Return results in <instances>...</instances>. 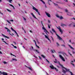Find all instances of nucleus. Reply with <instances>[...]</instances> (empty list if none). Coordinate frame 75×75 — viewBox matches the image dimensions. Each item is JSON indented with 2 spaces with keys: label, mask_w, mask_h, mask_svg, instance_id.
Listing matches in <instances>:
<instances>
[{
  "label": "nucleus",
  "mask_w": 75,
  "mask_h": 75,
  "mask_svg": "<svg viewBox=\"0 0 75 75\" xmlns=\"http://www.w3.org/2000/svg\"><path fill=\"white\" fill-rule=\"evenodd\" d=\"M48 28H50V25H48Z\"/></svg>",
  "instance_id": "54"
},
{
  "label": "nucleus",
  "mask_w": 75,
  "mask_h": 75,
  "mask_svg": "<svg viewBox=\"0 0 75 75\" xmlns=\"http://www.w3.org/2000/svg\"><path fill=\"white\" fill-rule=\"evenodd\" d=\"M25 13H27V12H26V11H25Z\"/></svg>",
  "instance_id": "64"
},
{
  "label": "nucleus",
  "mask_w": 75,
  "mask_h": 75,
  "mask_svg": "<svg viewBox=\"0 0 75 75\" xmlns=\"http://www.w3.org/2000/svg\"><path fill=\"white\" fill-rule=\"evenodd\" d=\"M48 1H51V0H48Z\"/></svg>",
  "instance_id": "63"
},
{
  "label": "nucleus",
  "mask_w": 75,
  "mask_h": 75,
  "mask_svg": "<svg viewBox=\"0 0 75 75\" xmlns=\"http://www.w3.org/2000/svg\"><path fill=\"white\" fill-rule=\"evenodd\" d=\"M34 57L35 58H37V57L35 56V55H34Z\"/></svg>",
  "instance_id": "45"
},
{
  "label": "nucleus",
  "mask_w": 75,
  "mask_h": 75,
  "mask_svg": "<svg viewBox=\"0 0 75 75\" xmlns=\"http://www.w3.org/2000/svg\"><path fill=\"white\" fill-rule=\"evenodd\" d=\"M7 1H8L9 2L11 3V1H12V0H9V1L7 0Z\"/></svg>",
  "instance_id": "29"
},
{
  "label": "nucleus",
  "mask_w": 75,
  "mask_h": 75,
  "mask_svg": "<svg viewBox=\"0 0 75 75\" xmlns=\"http://www.w3.org/2000/svg\"><path fill=\"white\" fill-rule=\"evenodd\" d=\"M2 36H3L4 38H8V39H9L10 38L5 35L3 34H2Z\"/></svg>",
  "instance_id": "14"
},
{
  "label": "nucleus",
  "mask_w": 75,
  "mask_h": 75,
  "mask_svg": "<svg viewBox=\"0 0 75 75\" xmlns=\"http://www.w3.org/2000/svg\"><path fill=\"white\" fill-rule=\"evenodd\" d=\"M4 64H7V62H4Z\"/></svg>",
  "instance_id": "41"
},
{
  "label": "nucleus",
  "mask_w": 75,
  "mask_h": 75,
  "mask_svg": "<svg viewBox=\"0 0 75 75\" xmlns=\"http://www.w3.org/2000/svg\"><path fill=\"white\" fill-rule=\"evenodd\" d=\"M50 33H51L52 35H53V33H52V31H51V30L50 31Z\"/></svg>",
  "instance_id": "35"
},
{
  "label": "nucleus",
  "mask_w": 75,
  "mask_h": 75,
  "mask_svg": "<svg viewBox=\"0 0 75 75\" xmlns=\"http://www.w3.org/2000/svg\"><path fill=\"white\" fill-rule=\"evenodd\" d=\"M57 28L59 30L61 34H62V30H61V28L59 26L58 27H57Z\"/></svg>",
  "instance_id": "8"
},
{
  "label": "nucleus",
  "mask_w": 75,
  "mask_h": 75,
  "mask_svg": "<svg viewBox=\"0 0 75 75\" xmlns=\"http://www.w3.org/2000/svg\"><path fill=\"white\" fill-rule=\"evenodd\" d=\"M51 52L52 53H54V52H55V51L54 50H52Z\"/></svg>",
  "instance_id": "24"
},
{
  "label": "nucleus",
  "mask_w": 75,
  "mask_h": 75,
  "mask_svg": "<svg viewBox=\"0 0 75 75\" xmlns=\"http://www.w3.org/2000/svg\"><path fill=\"white\" fill-rule=\"evenodd\" d=\"M23 19L24 20H25V21H26V19L24 17L23 18Z\"/></svg>",
  "instance_id": "36"
},
{
  "label": "nucleus",
  "mask_w": 75,
  "mask_h": 75,
  "mask_svg": "<svg viewBox=\"0 0 75 75\" xmlns=\"http://www.w3.org/2000/svg\"><path fill=\"white\" fill-rule=\"evenodd\" d=\"M33 41H34L35 42V45L36 46V47H37V48H38L39 49L40 48V47H39V46L37 45V43H36V41H35V40H33Z\"/></svg>",
  "instance_id": "11"
},
{
  "label": "nucleus",
  "mask_w": 75,
  "mask_h": 75,
  "mask_svg": "<svg viewBox=\"0 0 75 75\" xmlns=\"http://www.w3.org/2000/svg\"><path fill=\"white\" fill-rule=\"evenodd\" d=\"M73 27H75V23L74 24H73Z\"/></svg>",
  "instance_id": "53"
},
{
  "label": "nucleus",
  "mask_w": 75,
  "mask_h": 75,
  "mask_svg": "<svg viewBox=\"0 0 75 75\" xmlns=\"http://www.w3.org/2000/svg\"><path fill=\"white\" fill-rule=\"evenodd\" d=\"M57 46H59V44H58V43H57Z\"/></svg>",
  "instance_id": "46"
},
{
  "label": "nucleus",
  "mask_w": 75,
  "mask_h": 75,
  "mask_svg": "<svg viewBox=\"0 0 75 75\" xmlns=\"http://www.w3.org/2000/svg\"><path fill=\"white\" fill-rule=\"evenodd\" d=\"M69 42H71V40H69Z\"/></svg>",
  "instance_id": "56"
},
{
  "label": "nucleus",
  "mask_w": 75,
  "mask_h": 75,
  "mask_svg": "<svg viewBox=\"0 0 75 75\" xmlns=\"http://www.w3.org/2000/svg\"><path fill=\"white\" fill-rule=\"evenodd\" d=\"M60 65L62 68V69H63L62 71H63V73L65 74V73H66V71H67H67H69V69H67L66 68L63 67V65H62L61 64H60ZM65 70H66V71H65Z\"/></svg>",
  "instance_id": "1"
},
{
  "label": "nucleus",
  "mask_w": 75,
  "mask_h": 75,
  "mask_svg": "<svg viewBox=\"0 0 75 75\" xmlns=\"http://www.w3.org/2000/svg\"><path fill=\"white\" fill-rule=\"evenodd\" d=\"M59 57L63 61H65V59H64V57L62 56V55H59Z\"/></svg>",
  "instance_id": "7"
},
{
  "label": "nucleus",
  "mask_w": 75,
  "mask_h": 75,
  "mask_svg": "<svg viewBox=\"0 0 75 75\" xmlns=\"http://www.w3.org/2000/svg\"><path fill=\"white\" fill-rule=\"evenodd\" d=\"M34 51H35V52L38 53V54H40V52H38V51L37 50H34Z\"/></svg>",
  "instance_id": "19"
},
{
  "label": "nucleus",
  "mask_w": 75,
  "mask_h": 75,
  "mask_svg": "<svg viewBox=\"0 0 75 75\" xmlns=\"http://www.w3.org/2000/svg\"><path fill=\"white\" fill-rule=\"evenodd\" d=\"M41 56L42 57H43V58H45V56L42 55H41Z\"/></svg>",
  "instance_id": "33"
},
{
  "label": "nucleus",
  "mask_w": 75,
  "mask_h": 75,
  "mask_svg": "<svg viewBox=\"0 0 75 75\" xmlns=\"http://www.w3.org/2000/svg\"><path fill=\"white\" fill-rule=\"evenodd\" d=\"M9 6H11V7H13V8H14V7L13 6V5L11 4H9Z\"/></svg>",
  "instance_id": "27"
},
{
  "label": "nucleus",
  "mask_w": 75,
  "mask_h": 75,
  "mask_svg": "<svg viewBox=\"0 0 75 75\" xmlns=\"http://www.w3.org/2000/svg\"><path fill=\"white\" fill-rule=\"evenodd\" d=\"M50 67L52 69H54L55 70H56V71L57 72V71H58V69H57L56 68H55L54 67V66L52 65H51V66H50Z\"/></svg>",
  "instance_id": "4"
},
{
  "label": "nucleus",
  "mask_w": 75,
  "mask_h": 75,
  "mask_svg": "<svg viewBox=\"0 0 75 75\" xmlns=\"http://www.w3.org/2000/svg\"><path fill=\"white\" fill-rule=\"evenodd\" d=\"M52 31H53V32H54V33L57 36V37H58V38L59 40H62V38H61V37H60L59 36V35H57V33H56V32H55V30H54V29L53 28H52Z\"/></svg>",
  "instance_id": "2"
},
{
  "label": "nucleus",
  "mask_w": 75,
  "mask_h": 75,
  "mask_svg": "<svg viewBox=\"0 0 75 75\" xmlns=\"http://www.w3.org/2000/svg\"><path fill=\"white\" fill-rule=\"evenodd\" d=\"M52 56L54 57V58H55V57L52 54Z\"/></svg>",
  "instance_id": "59"
},
{
  "label": "nucleus",
  "mask_w": 75,
  "mask_h": 75,
  "mask_svg": "<svg viewBox=\"0 0 75 75\" xmlns=\"http://www.w3.org/2000/svg\"><path fill=\"white\" fill-rule=\"evenodd\" d=\"M5 29H6V30H7V31L9 33H10V30H9V29H8V28H7L5 27Z\"/></svg>",
  "instance_id": "15"
},
{
  "label": "nucleus",
  "mask_w": 75,
  "mask_h": 75,
  "mask_svg": "<svg viewBox=\"0 0 75 75\" xmlns=\"http://www.w3.org/2000/svg\"><path fill=\"white\" fill-rule=\"evenodd\" d=\"M11 45H12L13 46H13H14V45H13V44H11Z\"/></svg>",
  "instance_id": "61"
},
{
  "label": "nucleus",
  "mask_w": 75,
  "mask_h": 75,
  "mask_svg": "<svg viewBox=\"0 0 75 75\" xmlns=\"http://www.w3.org/2000/svg\"><path fill=\"white\" fill-rule=\"evenodd\" d=\"M15 33H16V35H17V36L18 37H19V36L18 35V34L17 33V32H16V31H15Z\"/></svg>",
  "instance_id": "23"
},
{
  "label": "nucleus",
  "mask_w": 75,
  "mask_h": 75,
  "mask_svg": "<svg viewBox=\"0 0 75 75\" xmlns=\"http://www.w3.org/2000/svg\"><path fill=\"white\" fill-rule=\"evenodd\" d=\"M7 22H8V23H9V24H11V23H10V21L7 20H6Z\"/></svg>",
  "instance_id": "31"
},
{
  "label": "nucleus",
  "mask_w": 75,
  "mask_h": 75,
  "mask_svg": "<svg viewBox=\"0 0 75 75\" xmlns=\"http://www.w3.org/2000/svg\"><path fill=\"white\" fill-rule=\"evenodd\" d=\"M73 5L74 6H73V7H75V4L74 3H73Z\"/></svg>",
  "instance_id": "47"
},
{
  "label": "nucleus",
  "mask_w": 75,
  "mask_h": 75,
  "mask_svg": "<svg viewBox=\"0 0 75 75\" xmlns=\"http://www.w3.org/2000/svg\"><path fill=\"white\" fill-rule=\"evenodd\" d=\"M3 42H5V44H6L8 45V43H6V42L5 41H3Z\"/></svg>",
  "instance_id": "34"
},
{
  "label": "nucleus",
  "mask_w": 75,
  "mask_h": 75,
  "mask_svg": "<svg viewBox=\"0 0 75 75\" xmlns=\"http://www.w3.org/2000/svg\"><path fill=\"white\" fill-rule=\"evenodd\" d=\"M56 16L58 18H60V20H62V19H63V17H62V16L60 17L59 16V15H58V14L56 15Z\"/></svg>",
  "instance_id": "10"
},
{
  "label": "nucleus",
  "mask_w": 75,
  "mask_h": 75,
  "mask_svg": "<svg viewBox=\"0 0 75 75\" xmlns=\"http://www.w3.org/2000/svg\"><path fill=\"white\" fill-rule=\"evenodd\" d=\"M45 13L47 16L48 17H51V15H50V14H49L48 13H47V12H46Z\"/></svg>",
  "instance_id": "13"
},
{
  "label": "nucleus",
  "mask_w": 75,
  "mask_h": 75,
  "mask_svg": "<svg viewBox=\"0 0 75 75\" xmlns=\"http://www.w3.org/2000/svg\"><path fill=\"white\" fill-rule=\"evenodd\" d=\"M10 21H12V22H13V20H10Z\"/></svg>",
  "instance_id": "44"
},
{
  "label": "nucleus",
  "mask_w": 75,
  "mask_h": 75,
  "mask_svg": "<svg viewBox=\"0 0 75 75\" xmlns=\"http://www.w3.org/2000/svg\"><path fill=\"white\" fill-rule=\"evenodd\" d=\"M45 37L46 38H47V39L48 40H49V41H50V42H51V40H50V39H49V38H48V36H47L46 35H45Z\"/></svg>",
  "instance_id": "16"
},
{
  "label": "nucleus",
  "mask_w": 75,
  "mask_h": 75,
  "mask_svg": "<svg viewBox=\"0 0 75 75\" xmlns=\"http://www.w3.org/2000/svg\"><path fill=\"white\" fill-rule=\"evenodd\" d=\"M12 60L13 61H17V59H16L15 58H13Z\"/></svg>",
  "instance_id": "26"
},
{
  "label": "nucleus",
  "mask_w": 75,
  "mask_h": 75,
  "mask_svg": "<svg viewBox=\"0 0 75 75\" xmlns=\"http://www.w3.org/2000/svg\"><path fill=\"white\" fill-rule=\"evenodd\" d=\"M61 26H62V27H64V26H65V25L63 23H62L61 24Z\"/></svg>",
  "instance_id": "18"
},
{
  "label": "nucleus",
  "mask_w": 75,
  "mask_h": 75,
  "mask_svg": "<svg viewBox=\"0 0 75 75\" xmlns=\"http://www.w3.org/2000/svg\"><path fill=\"white\" fill-rule=\"evenodd\" d=\"M73 19L74 20H75V18H73Z\"/></svg>",
  "instance_id": "58"
},
{
  "label": "nucleus",
  "mask_w": 75,
  "mask_h": 75,
  "mask_svg": "<svg viewBox=\"0 0 75 75\" xmlns=\"http://www.w3.org/2000/svg\"><path fill=\"white\" fill-rule=\"evenodd\" d=\"M40 0V1H42V3H43L45 4V2H44V1H43L42 0Z\"/></svg>",
  "instance_id": "28"
},
{
  "label": "nucleus",
  "mask_w": 75,
  "mask_h": 75,
  "mask_svg": "<svg viewBox=\"0 0 75 75\" xmlns=\"http://www.w3.org/2000/svg\"><path fill=\"white\" fill-rule=\"evenodd\" d=\"M25 67H27V68H28V69H30V70H31V71H33V69H32V68H31V67H27V66H26V65H25Z\"/></svg>",
  "instance_id": "17"
},
{
  "label": "nucleus",
  "mask_w": 75,
  "mask_h": 75,
  "mask_svg": "<svg viewBox=\"0 0 75 75\" xmlns=\"http://www.w3.org/2000/svg\"><path fill=\"white\" fill-rule=\"evenodd\" d=\"M69 55H70L71 56H72V54H70V53L69 52Z\"/></svg>",
  "instance_id": "48"
},
{
  "label": "nucleus",
  "mask_w": 75,
  "mask_h": 75,
  "mask_svg": "<svg viewBox=\"0 0 75 75\" xmlns=\"http://www.w3.org/2000/svg\"><path fill=\"white\" fill-rule=\"evenodd\" d=\"M59 54H63V55H64L65 57V56H66L67 57H68V55H67V54L65 53V52H59Z\"/></svg>",
  "instance_id": "6"
},
{
  "label": "nucleus",
  "mask_w": 75,
  "mask_h": 75,
  "mask_svg": "<svg viewBox=\"0 0 75 75\" xmlns=\"http://www.w3.org/2000/svg\"><path fill=\"white\" fill-rule=\"evenodd\" d=\"M10 54L11 55H13V56H15V57H16V56H15L13 54H11V53H10Z\"/></svg>",
  "instance_id": "42"
},
{
  "label": "nucleus",
  "mask_w": 75,
  "mask_h": 75,
  "mask_svg": "<svg viewBox=\"0 0 75 75\" xmlns=\"http://www.w3.org/2000/svg\"><path fill=\"white\" fill-rule=\"evenodd\" d=\"M33 10H35L36 12H38V14L39 16H40V12L38 11V10L35 7L33 6Z\"/></svg>",
  "instance_id": "5"
},
{
  "label": "nucleus",
  "mask_w": 75,
  "mask_h": 75,
  "mask_svg": "<svg viewBox=\"0 0 75 75\" xmlns=\"http://www.w3.org/2000/svg\"><path fill=\"white\" fill-rule=\"evenodd\" d=\"M0 54H2V52H1L0 51Z\"/></svg>",
  "instance_id": "51"
},
{
  "label": "nucleus",
  "mask_w": 75,
  "mask_h": 75,
  "mask_svg": "<svg viewBox=\"0 0 75 75\" xmlns=\"http://www.w3.org/2000/svg\"><path fill=\"white\" fill-rule=\"evenodd\" d=\"M31 14L32 15V16L34 18H35L36 19H37V20H38V18H37L36 17H35V16H34V15L33 14V13H31Z\"/></svg>",
  "instance_id": "12"
},
{
  "label": "nucleus",
  "mask_w": 75,
  "mask_h": 75,
  "mask_svg": "<svg viewBox=\"0 0 75 75\" xmlns=\"http://www.w3.org/2000/svg\"><path fill=\"white\" fill-rule=\"evenodd\" d=\"M67 15L68 16H71V14L69 12H68L67 13Z\"/></svg>",
  "instance_id": "22"
},
{
  "label": "nucleus",
  "mask_w": 75,
  "mask_h": 75,
  "mask_svg": "<svg viewBox=\"0 0 75 75\" xmlns=\"http://www.w3.org/2000/svg\"><path fill=\"white\" fill-rule=\"evenodd\" d=\"M11 30H12V31H14L15 33V31H16V30L13 29V28H12V27L11 28Z\"/></svg>",
  "instance_id": "25"
},
{
  "label": "nucleus",
  "mask_w": 75,
  "mask_h": 75,
  "mask_svg": "<svg viewBox=\"0 0 75 75\" xmlns=\"http://www.w3.org/2000/svg\"><path fill=\"white\" fill-rule=\"evenodd\" d=\"M0 75H1V74H3V75H7V73L4 72H3L2 73H1V71H0Z\"/></svg>",
  "instance_id": "9"
},
{
  "label": "nucleus",
  "mask_w": 75,
  "mask_h": 75,
  "mask_svg": "<svg viewBox=\"0 0 75 75\" xmlns=\"http://www.w3.org/2000/svg\"><path fill=\"white\" fill-rule=\"evenodd\" d=\"M46 62H48L49 63H50V62H49L48 60H47V59H46Z\"/></svg>",
  "instance_id": "30"
},
{
  "label": "nucleus",
  "mask_w": 75,
  "mask_h": 75,
  "mask_svg": "<svg viewBox=\"0 0 75 75\" xmlns=\"http://www.w3.org/2000/svg\"><path fill=\"white\" fill-rule=\"evenodd\" d=\"M55 60L56 61H54V63H57V59H55Z\"/></svg>",
  "instance_id": "32"
},
{
  "label": "nucleus",
  "mask_w": 75,
  "mask_h": 75,
  "mask_svg": "<svg viewBox=\"0 0 75 75\" xmlns=\"http://www.w3.org/2000/svg\"><path fill=\"white\" fill-rule=\"evenodd\" d=\"M72 63H74V61H71V64L72 65H73V66H74V64Z\"/></svg>",
  "instance_id": "20"
},
{
  "label": "nucleus",
  "mask_w": 75,
  "mask_h": 75,
  "mask_svg": "<svg viewBox=\"0 0 75 75\" xmlns=\"http://www.w3.org/2000/svg\"><path fill=\"white\" fill-rule=\"evenodd\" d=\"M51 38H52V40H53V41H54V39L51 36Z\"/></svg>",
  "instance_id": "39"
},
{
  "label": "nucleus",
  "mask_w": 75,
  "mask_h": 75,
  "mask_svg": "<svg viewBox=\"0 0 75 75\" xmlns=\"http://www.w3.org/2000/svg\"><path fill=\"white\" fill-rule=\"evenodd\" d=\"M37 42L38 44H40V43L39 42V41H38V42Z\"/></svg>",
  "instance_id": "60"
},
{
  "label": "nucleus",
  "mask_w": 75,
  "mask_h": 75,
  "mask_svg": "<svg viewBox=\"0 0 75 75\" xmlns=\"http://www.w3.org/2000/svg\"><path fill=\"white\" fill-rule=\"evenodd\" d=\"M1 40H3V41H4V40H4V39H3V38H2V39H1Z\"/></svg>",
  "instance_id": "62"
},
{
  "label": "nucleus",
  "mask_w": 75,
  "mask_h": 75,
  "mask_svg": "<svg viewBox=\"0 0 75 75\" xmlns=\"http://www.w3.org/2000/svg\"><path fill=\"white\" fill-rule=\"evenodd\" d=\"M65 11L66 12V13L68 12V10H67V9H65Z\"/></svg>",
  "instance_id": "38"
},
{
  "label": "nucleus",
  "mask_w": 75,
  "mask_h": 75,
  "mask_svg": "<svg viewBox=\"0 0 75 75\" xmlns=\"http://www.w3.org/2000/svg\"><path fill=\"white\" fill-rule=\"evenodd\" d=\"M7 11H9V12H11V11H10V10H8V9H7Z\"/></svg>",
  "instance_id": "37"
},
{
  "label": "nucleus",
  "mask_w": 75,
  "mask_h": 75,
  "mask_svg": "<svg viewBox=\"0 0 75 75\" xmlns=\"http://www.w3.org/2000/svg\"><path fill=\"white\" fill-rule=\"evenodd\" d=\"M41 24L42 25L43 27L42 28L43 30H44V31L45 32L46 34H47V33H48V32H47V30L46 29H45V28L44 27V25H43V24H42V21H41Z\"/></svg>",
  "instance_id": "3"
},
{
  "label": "nucleus",
  "mask_w": 75,
  "mask_h": 75,
  "mask_svg": "<svg viewBox=\"0 0 75 75\" xmlns=\"http://www.w3.org/2000/svg\"><path fill=\"white\" fill-rule=\"evenodd\" d=\"M13 43L15 44V45H16V43L15 42H13Z\"/></svg>",
  "instance_id": "40"
},
{
  "label": "nucleus",
  "mask_w": 75,
  "mask_h": 75,
  "mask_svg": "<svg viewBox=\"0 0 75 75\" xmlns=\"http://www.w3.org/2000/svg\"><path fill=\"white\" fill-rule=\"evenodd\" d=\"M36 41H37V42H38V39H36Z\"/></svg>",
  "instance_id": "55"
},
{
  "label": "nucleus",
  "mask_w": 75,
  "mask_h": 75,
  "mask_svg": "<svg viewBox=\"0 0 75 75\" xmlns=\"http://www.w3.org/2000/svg\"><path fill=\"white\" fill-rule=\"evenodd\" d=\"M69 46L70 48H71V49H72V50H74V48L71 47L70 45H69Z\"/></svg>",
  "instance_id": "21"
},
{
  "label": "nucleus",
  "mask_w": 75,
  "mask_h": 75,
  "mask_svg": "<svg viewBox=\"0 0 75 75\" xmlns=\"http://www.w3.org/2000/svg\"><path fill=\"white\" fill-rule=\"evenodd\" d=\"M39 57L40 59H41V57H40V56H39Z\"/></svg>",
  "instance_id": "49"
},
{
  "label": "nucleus",
  "mask_w": 75,
  "mask_h": 75,
  "mask_svg": "<svg viewBox=\"0 0 75 75\" xmlns=\"http://www.w3.org/2000/svg\"><path fill=\"white\" fill-rule=\"evenodd\" d=\"M62 46H63V47H65V45H62Z\"/></svg>",
  "instance_id": "52"
},
{
  "label": "nucleus",
  "mask_w": 75,
  "mask_h": 75,
  "mask_svg": "<svg viewBox=\"0 0 75 75\" xmlns=\"http://www.w3.org/2000/svg\"><path fill=\"white\" fill-rule=\"evenodd\" d=\"M13 47L15 48H17V47L16 46H14Z\"/></svg>",
  "instance_id": "43"
},
{
  "label": "nucleus",
  "mask_w": 75,
  "mask_h": 75,
  "mask_svg": "<svg viewBox=\"0 0 75 75\" xmlns=\"http://www.w3.org/2000/svg\"><path fill=\"white\" fill-rule=\"evenodd\" d=\"M54 4L55 6H57V4H56L55 3H54Z\"/></svg>",
  "instance_id": "50"
},
{
  "label": "nucleus",
  "mask_w": 75,
  "mask_h": 75,
  "mask_svg": "<svg viewBox=\"0 0 75 75\" xmlns=\"http://www.w3.org/2000/svg\"><path fill=\"white\" fill-rule=\"evenodd\" d=\"M48 23H50V20H48Z\"/></svg>",
  "instance_id": "57"
}]
</instances>
